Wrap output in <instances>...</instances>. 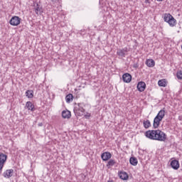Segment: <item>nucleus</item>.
<instances>
[{"mask_svg": "<svg viewBox=\"0 0 182 182\" xmlns=\"http://www.w3.org/2000/svg\"><path fill=\"white\" fill-rule=\"evenodd\" d=\"M145 136L151 140H156L158 141H166L167 140V134L160 129L146 131Z\"/></svg>", "mask_w": 182, "mask_h": 182, "instance_id": "nucleus-1", "label": "nucleus"}, {"mask_svg": "<svg viewBox=\"0 0 182 182\" xmlns=\"http://www.w3.org/2000/svg\"><path fill=\"white\" fill-rule=\"evenodd\" d=\"M164 21L168 23L169 26H176L177 21L170 14H165L164 16Z\"/></svg>", "mask_w": 182, "mask_h": 182, "instance_id": "nucleus-2", "label": "nucleus"}, {"mask_svg": "<svg viewBox=\"0 0 182 182\" xmlns=\"http://www.w3.org/2000/svg\"><path fill=\"white\" fill-rule=\"evenodd\" d=\"M74 113L76 116H83L85 113V108H83V105L82 103L75 104Z\"/></svg>", "mask_w": 182, "mask_h": 182, "instance_id": "nucleus-3", "label": "nucleus"}, {"mask_svg": "<svg viewBox=\"0 0 182 182\" xmlns=\"http://www.w3.org/2000/svg\"><path fill=\"white\" fill-rule=\"evenodd\" d=\"M128 52H129V48H127V47H125L124 48L118 49L117 51V55L119 58H126V55H127Z\"/></svg>", "mask_w": 182, "mask_h": 182, "instance_id": "nucleus-4", "label": "nucleus"}, {"mask_svg": "<svg viewBox=\"0 0 182 182\" xmlns=\"http://www.w3.org/2000/svg\"><path fill=\"white\" fill-rule=\"evenodd\" d=\"M9 23L12 26H18V25L21 23V18H19V16H14L11 18Z\"/></svg>", "mask_w": 182, "mask_h": 182, "instance_id": "nucleus-5", "label": "nucleus"}, {"mask_svg": "<svg viewBox=\"0 0 182 182\" xmlns=\"http://www.w3.org/2000/svg\"><path fill=\"white\" fill-rule=\"evenodd\" d=\"M6 159H8V156L3 153L0 154V171H2V168H4V164H5Z\"/></svg>", "mask_w": 182, "mask_h": 182, "instance_id": "nucleus-6", "label": "nucleus"}, {"mask_svg": "<svg viewBox=\"0 0 182 182\" xmlns=\"http://www.w3.org/2000/svg\"><path fill=\"white\" fill-rule=\"evenodd\" d=\"M34 11L36 14V15H39V14H42L43 12V9H42V6L38 3H34Z\"/></svg>", "mask_w": 182, "mask_h": 182, "instance_id": "nucleus-7", "label": "nucleus"}, {"mask_svg": "<svg viewBox=\"0 0 182 182\" xmlns=\"http://www.w3.org/2000/svg\"><path fill=\"white\" fill-rule=\"evenodd\" d=\"M101 159L103 161H107V160L112 159V154L109 151L104 152L101 154Z\"/></svg>", "mask_w": 182, "mask_h": 182, "instance_id": "nucleus-8", "label": "nucleus"}, {"mask_svg": "<svg viewBox=\"0 0 182 182\" xmlns=\"http://www.w3.org/2000/svg\"><path fill=\"white\" fill-rule=\"evenodd\" d=\"M122 80L124 82V83H130L132 82V75L129 73H124L122 75Z\"/></svg>", "mask_w": 182, "mask_h": 182, "instance_id": "nucleus-9", "label": "nucleus"}, {"mask_svg": "<svg viewBox=\"0 0 182 182\" xmlns=\"http://www.w3.org/2000/svg\"><path fill=\"white\" fill-rule=\"evenodd\" d=\"M14 176V169H7L3 173V176L5 178H11Z\"/></svg>", "mask_w": 182, "mask_h": 182, "instance_id": "nucleus-10", "label": "nucleus"}, {"mask_svg": "<svg viewBox=\"0 0 182 182\" xmlns=\"http://www.w3.org/2000/svg\"><path fill=\"white\" fill-rule=\"evenodd\" d=\"M163 120L162 118H159V117H155L154 119L153 127L154 129H158L159 126H160V122Z\"/></svg>", "mask_w": 182, "mask_h": 182, "instance_id": "nucleus-11", "label": "nucleus"}, {"mask_svg": "<svg viewBox=\"0 0 182 182\" xmlns=\"http://www.w3.org/2000/svg\"><path fill=\"white\" fill-rule=\"evenodd\" d=\"M171 166L172 167V168H173V170H178V168H180V162L174 159L171 161Z\"/></svg>", "mask_w": 182, "mask_h": 182, "instance_id": "nucleus-12", "label": "nucleus"}, {"mask_svg": "<svg viewBox=\"0 0 182 182\" xmlns=\"http://www.w3.org/2000/svg\"><path fill=\"white\" fill-rule=\"evenodd\" d=\"M25 107H26L28 110H31V112H35L36 110V109L35 108V105H33V104H32V102L31 101H28L26 103Z\"/></svg>", "mask_w": 182, "mask_h": 182, "instance_id": "nucleus-13", "label": "nucleus"}, {"mask_svg": "<svg viewBox=\"0 0 182 182\" xmlns=\"http://www.w3.org/2000/svg\"><path fill=\"white\" fill-rule=\"evenodd\" d=\"M136 87L139 92H144L146 90V83L144 82H139Z\"/></svg>", "mask_w": 182, "mask_h": 182, "instance_id": "nucleus-14", "label": "nucleus"}, {"mask_svg": "<svg viewBox=\"0 0 182 182\" xmlns=\"http://www.w3.org/2000/svg\"><path fill=\"white\" fill-rule=\"evenodd\" d=\"M118 176L121 180H128L129 179V175L125 171H119L118 173Z\"/></svg>", "mask_w": 182, "mask_h": 182, "instance_id": "nucleus-15", "label": "nucleus"}, {"mask_svg": "<svg viewBox=\"0 0 182 182\" xmlns=\"http://www.w3.org/2000/svg\"><path fill=\"white\" fill-rule=\"evenodd\" d=\"M62 117H63V119H70V117H72V114L69 110H64L62 112Z\"/></svg>", "mask_w": 182, "mask_h": 182, "instance_id": "nucleus-16", "label": "nucleus"}, {"mask_svg": "<svg viewBox=\"0 0 182 182\" xmlns=\"http://www.w3.org/2000/svg\"><path fill=\"white\" fill-rule=\"evenodd\" d=\"M146 65L148 66V68H154L156 62H154V60L153 59H148L146 61Z\"/></svg>", "mask_w": 182, "mask_h": 182, "instance_id": "nucleus-17", "label": "nucleus"}, {"mask_svg": "<svg viewBox=\"0 0 182 182\" xmlns=\"http://www.w3.org/2000/svg\"><path fill=\"white\" fill-rule=\"evenodd\" d=\"M164 116H166V110L164 108L161 109L156 115V117H159L160 119H164Z\"/></svg>", "mask_w": 182, "mask_h": 182, "instance_id": "nucleus-18", "label": "nucleus"}, {"mask_svg": "<svg viewBox=\"0 0 182 182\" xmlns=\"http://www.w3.org/2000/svg\"><path fill=\"white\" fill-rule=\"evenodd\" d=\"M158 85L161 87H166V86H167V82H166V79L159 80L158 81Z\"/></svg>", "mask_w": 182, "mask_h": 182, "instance_id": "nucleus-19", "label": "nucleus"}, {"mask_svg": "<svg viewBox=\"0 0 182 182\" xmlns=\"http://www.w3.org/2000/svg\"><path fill=\"white\" fill-rule=\"evenodd\" d=\"M129 163L132 164V166H137L139 161H137V158L131 157L129 159Z\"/></svg>", "mask_w": 182, "mask_h": 182, "instance_id": "nucleus-20", "label": "nucleus"}, {"mask_svg": "<svg viewBox=\"0 0 182 182\" xmlns=\"http://www.w3.org/2000/svg\"><path fill=\"white\" fill-rule=\"evenodd\" d=\"M73 100V94H68L65 97V101L67 103H70Z\"/></svg>", "mask_w": 182, "mask_h": 182, "instance_id": "nucleus-21", "label": "nucleus"}, {"mask_svg": "<svg viewBox=\"0 0 182 182\" xmlns=\"http://www.w3.org/2000/svg\"><path fill=\"white\" fill-rule=\"evenodd\" d=\"M143 125L144 129H149V127H151V123L150 120L147 119L146 121L143 122Z\"/></svg>", "mask_w": 182, "mask_h": 182, "instance_id": "nucleus-22", "label": "nucleus"}, {"mask_svg": "<svg viewBox=\"0 0 182 182\" xmlns=\"http://www.w3.org/2000/svg\"><path fill=\"white\" fill-rule=\"evenodd\" d=\"M26 96L28 99H32V97H33V90H27L26 92Z\"/></svg>", "mask_w": 182, "mask_h": 182, "instance_id": "nucleus-23", "label": "nucleus"}, {"mask_svg": "<svg viewBox=\"0 0 182 182\" xmlns=\"http://www.w3.org/2000/svg\"><path fill=\"white\" fill-rule=\"evenodd\" d=\"M116 164V161L114 159H110L107 164V167L113 166Z\"/></svg>", "mask_w": 182, "mask_h": 182, "instance_id": "nucleus-24", "label": "nucleus"}, {"mask_svg": "<svg viewBox=\"0 0 182 182\" xmlns=\"http://www.w3.org/2000/svg\"><path fill=\"white\" fill-rule=\"evenodd\" d=\"M176 77L178 80H181L182 79V70H178L176 73Z\"/></svg>", "mask_w": 182, "mask_h": 182, "instance_id": "nucleus-25", "label": "nucleus"}, {"mask_svg": "<svg viewBox=\"0 0 182 182\" xmlns=\"http://www.w3.org/2000/svg\"><path fill=\"white\" fill-rule=\"evenodd\" d=\"M38 126L39 127H42V126H43V123L40 122V123H38Z\"/></svg>", "mask_w": 182, "mask_h": 182, "instance_id": "nucleus-26", "label": "nucleus"}, {"mask_svg": "<svg viewBox=\"0 0 182 182\" xmlns=\"http://www.w3.org/2000/svg\"><path fill=\"white\" fill-rule=\"evenodd\" d=\"M107 182H114V181H113V180H109Z\"/></svg>", "mask_w": 182, "mask_h": 182, "instance_id": "nucleus-27", "label": "nucleus"}, {"mask_svg": "<svg viewBox=\"0 0 182 182\" xmlns=\"http://www.w3.org/2000/svg\"><path fill=\"white\" fill-rule=\"evenodd\" d=\"M158 2H162L163 0H156Z\"/></svg>", "mask_w": 182, "mask_h": 182, "instance_id": "nucleus-28", "label": "nucleus"}, {"mask_svg": "<svg viewBox=\"0 0 182 182\" xmlns=\"http://www.w3.org/2000/svg\"><path fill=\"white\" fill-rule=\"evenodd\" d=\"M145 2H146V4H147V2H149V0H146Z\"/></svg>", "mask_w": 182, "mask_h": 182, "instance_id": "nucleus-29", "label": "nucleus"}, {"mask_svg": "<svg viewBox=\"0 0 182 182\" xmlns=\"http://www.w3.org/2000/svg\"><path fill=\"white\" fill-rule=\"evenodd\" d=\"M53 1H55V0H52Z\"/></svg>", "mask_w": 182, "mask_h": 182, "instance_id": "nucleus-30", "label": "nucleus"}]
</instances>
